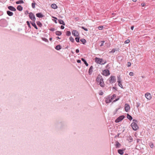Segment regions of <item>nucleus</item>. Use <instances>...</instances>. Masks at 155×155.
I'll return each instance as SVG.
<instances>
[{
  "mask_svg": "<svg viewBox=\"0 0 155 155\" xmlns=\"http://www.w3.org/2000/svg\"><path fill=\"white\" fill-rule=\"evenodd\" d=\"M96 81L98 83L101 87H104V79L102 77L100 74H99L96 79Z\"/></svg>",
  "mask_w": 155,
  "mask_h": 155,
  "instance_id": "1",
  "label": "nucleus"
},
{
  "mask_svg": "<svg viewBox=\"0 0 155 155\" xmlns=\"http://www.w3.org/2000/svg\"><path fill=\"white\" fill-rule=\"evenodd\" d=\"M103 61L102 58H100L96 57L95 58V62L101 65H103L106 63L107 61L106 60H104V63H102Z\"/></svg>",
  "mask_w": 155,
  "mask_h": 155,
  "instance_id": "2",
  "label": "nucleus"
},
{
  "mask_svg": "<svg viewBox=\"0 0 155 155\" xmlns=\"http://www.w3.org/2000/svg\"><path fill=\"white\" fill-rule=\"evenodd\" d=\"M29 15V17L33 21H35L36 18L34 15L31 12H30Z\"/></svg>",
  "mask_w": 155,
  "mask_h": 155,
  "instance_id": "3",
  "label": "nucleus"
},
{
  "mask_svg": "<svg viewBox=\"0 0 155 155\" xmlns=\"http://www.w3.org/2000/svg\"><path fill=\"white\" fill-rule=\"evenodd\" d=\"M131 126L133 130H137L139 128L138 126L137 125V123H131Z\"/></svg>",
  "mask_w": 155,
  "mask_h": 155,
  "instance_id": "4",
  "label": "nucleus"
},
{
  "mask_svg": "<svg viewBox=\"0 0 155 155\" xmlns=\"http://www.w3.org/2000/svg\"><path fill=\"white\" fill-rule=\"evenodd\" d=\"M109 81L110 83H115L116 81V79L115 77L113 76H111L109 78Z\"/></svg>",
  "mask_w": 155,
  "mask_h": 155,
  "instance_id": "5",
  "label": "nucleus"
},
{
  "mask_svg": "<svg viewBox=\"0 0 155 155\" xmlns=\"http://www.w3.org/2000/svg\"><path fill=\"white\" fill-rule=\"evenodd\" d=\"M105 98V102L106 103L108 104L110 103L112 100H111V98L110 97V95H108Z\"/></svg>",
  "mask_w": 155,
  "mask_h": 155,
  "instance_id": "6",
  "label": "nucleus"
},
{
  "mask_svg": "<svg viewBox=\"0 0 155 155\" xmlns=\"http://www.w3.org/2000/svg\"><path fill=\"white\" fill-rule=\"evenodd\" d=\"M125 117L124 115H121L118 117L115 120V122L116 123L119 122L122 120Z\"/></svg>",
  "mask_w": 155,
  "mask_h": 155,
  "instance_id": "7",
  "label": "nucleus"
},
{
  "mask_svg": "<svg viewBox=\"0 0 155 155\" xmlns=\"http://www.w3.org/2000/svg\"><path fill=\"white\" fill-rule=\"evenodd\" d=\"M102 74L105 76H107L110 74V71L108 70H104L103 71Z\"/></svg>",
  "mask_w": 155,
  "mask_h": 155,
  "instance_id": "8",
  "label": "nucleus"
},
{
  "mask_svg": "<svg viewBox=\"0 0 155 155\" xmlns=\"http://www.w3.org/2000/svg\"><path fill=\"white\" fill-rule=\"evenodd\" d=\"M72 34L75 37H78L79 35L78 32L76 30H73L72 32Z\"/></svg>",
  "mask_w": 155,
  "mask_h": 155,
  "instance_id": "9",
  "label": "nucleus"
},
{
  "mask_svg": "<svg viewBox=\"0 0 155 155\" xmlns=\"http://www.w3.org/2000/svg\"><path fill=\"white\" fill-rule=\"evenodd\" d=\"M145 96L147 99L149 100H150L152 98L151 94L148 93H147L145 94Z\"/></svg>",
  "mask_w": 155,
  "mask_h": 155,
  "instance_id": "10",
  "label": "nucleus"
},
{
  "mask_svg": "<svg viewBox=\"0 0 155 155\" xmlns=\"http://www.w3.org/2000/svg\"><path fill=\"white\" fill-rule=\"evenodd\" d=\"M125 110L126 112H128L130 109V105L129 104H126L125 105Z\"/></svg>",
  "mask_w": 155,
  "mask_h": 155,
  "instance_id": "11",
  "label": "nucleus"
},
{
  "mask_svg": "<svg viewBox=\"0 0 155 155\" xmlns=\"http://www.w3.org/2000/svg\"><path fill=\"white\" fill-rule=\"evenodd\" d=\"M36 16L39 18H42L44 16V15L41 13H38L36 14Z\"/></svg>",
  "mask_w": 155,
  "mask_h": 155,
  "instance_id": "12",
  "label": "nucleus"
},
{
  "mask_svg": "<svg viewBox=\"0 0 155 155\" xmlns=\"http://www.w3.org/2000/svg\"><path fill=\"white\" fill-rule=\"evenodd\" d=\"M8 8L10 10L12 11H16V9L14 7L11 6H9L8 7Z\"/></svg>",
  "mask_w": 155,
  "mask_h": 155,
  "instance_id": "13",
  "label": "nucleus"
},
{
  "mask_svg": "<svg viewBox=\"0 0 155 155\" xmlns=\"http://www.w3.org/2000/svg\"><path fill=\"white\" fill-rule=\"evenodd\" d=\"M125 150V149H119L117 150L118 153L120 155H123L124 154L123 151Z\"/></svg>",
  "mask_w": 155,
  "mask_h": 155,
  "instance_id": "14",
  "label": "nucleus"
},
{
  "mask_svg": "<svg viewBox=\"0 0 155 155\" xmlns=\"http://www.w3.org/2000/svg\"><path fill=\"white\" fill-rule=\"evenodd\" d=\"M30 23L36 29H38V28L35 23V21H30Z\"/></svg>",
  "mask_w": 155,
  "mask_h": 155,
  "instance_id": "15",
  "label": "nucleus"
},
{
  "mask_svg": "<svg viewBox=\"0 0 155 155\" xmlns=\"http://www.w3.org/2000/svg\"><path fill=\"white\" fill-rule=\"evenodd\" d=\"M93 67L92 66H91L90 67L88 71V73L89 75H91L92 74V72H93Z\"/></svg>",
  "mask_w": 155,
  "mask_h": 155,
  "instance_id": "16",
  "label": "nucleus"
},
{
  "mask_svg": "<svg viewBox=\"0 0 155 155\" xmlns=\"http://www.w3.org/2000/svg\"><path fill=\"white\" fill-rule=\"evenodd\" d=\"M116 144H115V146L117 148H119L121 144H120V143L118 141H116Z\"/></svg>",
  "mask_w": 155,
  "mask_h": 155,
  "instance_id": "17",
  "label": "nucleus"
},
{
  "mask_svg": "<svg viewBox=\"0 0 155 155\" xmlns=\"http://www.w3.org/2000/svg\"><path fill=\"white\" fill-rule=\"evenodd\" d=\"M58 21L59 23L60 24L63 25H65V24L63 20H62L61 19H59L58 20Z\"/></svg>",
  "mask_w": 155,
  "mask_h": 155,
  "instance_id": "18",
  "label": "nucleus"
},
{
  "mask_svg": "<svg viewBox=\"0 0 155 155\" xmlns=\"http://www.w3.org/2000/svg\"><path fill=\"white\" fill-rule=\"evenodd\" d=\"M17 8L19 11H21L23 10V7L20 5H18Z\"/></svg>",
  "mask_w": 155,
  "mask_h": 155,
  "instance_id": "19",
  "label": "nucleus"
},
{
  "mask_svg": "<svg viewBox=\"0 0 155 155\" xmlns=\"http://www.w3.org/2000/svg\"><path fill=\"white\" fill-rule=\"evenodd\" d=\"M7 14L9 16H12L13 15V13L12 12L9 11H7Z\"/></svg>",
  "mask_w": 155,
  "mask_h": 155,
  "instance_id": "20",
  "label": "nucleus"
},
{
  "mask_svg": "<svg viewBox=\"0 0 155 155\" xmlns=\"http://www.w3.org/2000/svg\"><path fill=\"white\" fill-rule=\"evenodd\" d=\"M81 60L84 63L86 66H88V64L87 63L86 61L84 58H81Z\"/></svg>",
  "mask_w": 155,
  "mask_h": 155,
  "instance_id": "21",
  "label": "nucleus"
},
{
  "mask_svg": "<svg viewBox=\"0 0 155 155\" xmlns=\"http://www.w3.org/2000/svg\"><path fill=\"white\" fill-rule=\"evenodd\" d=\"M37 25L40 27H41L42 26V23L39 21H38L36 22Z\"/></svg>",
  "mask_w": 155,
  "mask_h": 155,
  "instance_id": "22",
  "label": "nucleus"
},
{
  "mask_svg": "<svg viewBox=\"0 0 155 155\" xmlns=\"http://www.w3.org/2000/svg\"><path fill=\"white\" fill-rule=\"evenodd\" d=\"M2 22H4L5 23H6V21L5 20H1L0 21V25L2 26H4L2 25Z\"/></svg>",
  "mask_w": 155,
  "mask_h": 155,
  "instance_id": "23",
  "label": "nucleus"
},
{
  "mask_svg": "<svg viewBox=\"0 0 155 155\" xmlns=\"http://www.w3.org/2000/svg\"><path fill=\"white\" fill-rule=\"evenodd\" d=\"M51 7L54 9H56L58 7L55 4H53L51 5Z\"/></svg>",
  "mask_w": 155,
  "mask_h": 155,
  "instance_id": "24",
  "label": "nucleus"
},
{
  "mask_svg": "<svg viewBox=\"0 0 155 155\" xmlns=\"http://www.w3.org/2000/svg\"><path fill=\"white\" fill-rule=\"evenodd\" d=\"M80 41L84 45H85L86 42V40L84 38H82L80 39Z\"/></svg>",
  "mask_w": 155,
  "mask_h": 155,
  "instance_id": "25",
  "label": "nucleus"
},
{
  "mask_svg": "<svg viewBox=\"0 0 155 155\" xmlns=\"http://www.w3.org/2000/svg\"><path fill=\"white\" fill-rule=\"evenodd\" d=\"M127 118L130 120H131L133 119L132 117L128 114H127Z\"/></svg>",
  "mask_w": 155,
  "mask_h": 155,
  "instance_id": "26",
  "label": "nucleus"
},
{
  "mask_svg": "<svg viewBox=\"0 0 155 155\" xmlns=\"http://www.w3.org/2000/svg\"><path fill=\"white\" fill-rule=\"evenodd\" d=\"M55 49L57 50H59L61 49V46L60 45H58L55 47Z\"/></svg>",
  "mask_w": 155,
  "mask_h": 155,
  "instance_id": "27",
  "label": "nucleus"
},
{
  "mask_svg": "<svg viewBox=\"0 0 155 155\" xmlns=\"http://www.w3.org/2000/svg\"><path fill=\"white\" fill-rule=\"evenodd\" d=\"M55 34L57 35L60 36L62 34V33L60 31H57L55 32Z\"/></svg>",
  "mask_w": 155,
  "mask_h": 155,
  "instance_id": "28",
  "label": "nucleus"
},
{
  "mask_svg": "<svg viewBox=\"0 0 155 155\" xmlns=\"http://www.w3.org/2000/svg\"><path fill=\"white\" fill-rule=\"evenodd\" d=\"M16 4H21L22 3H24V2L22 0H20L19 1H18L16 2Z\"/></svg>",
  "mask_w": 155,
  "mask_h": 155,
  "instance_id": "29",
  "label": "nucleus"
},
{
  "mask_svg": "<svg viewBox=\"0 0 155 155\" xmlns=\"http://www.w3.org/2000/svg\"><path fill=\"white\" fill-rule=\"evenodd\" d=\"M117 82H121V79L120 75H118L117 76Z\"/></svg>",
  "mask_w": 155,
  "mask_h": 155,
  "instance_id": "30",
  "label": "nucleus"
},
{
  "mask_svg": "<svg viewBox=\"0 0 155 155\" xmlns=\"http://www.w3.org/2000/svg\"><path fill=\"white\" fill-rule=\"evenodd\" d=\"M66 34L67 36H69L71 35V32L69 31H67L66 33Z\"/></svg>",
  "mask_w": 155,
  "mask_h": 155,
  "instance_id": "31",
  "label": "nucleus"
},
{
  "mask_svg": "<svg viewBox=\"0 0 155 155\" xmlns=\"http://www.w3.org/2000/svg\"><path fill=\"white\" fill-rule=\"evenodd\" d=\"M117 96L116 94H114L112 95L111 97H110L111 98V100H112L114 99V97H116Z\"/></svg>",
  "mask_w": 155,
  "mask_h": 155,
  "instance_id": "32",
  "label": "nucleus"
},
{
  "mask_svg": "<svg viewBox=\"0 0 155 155\" xmlns=\"http://www.w3.org/2000/svg\"><path fill=\"white\" fill-rule=\"evenodd\" d=\"M69 39L72 42H74V39L71 36L70 37Z\"/></svg>",
  "mask_w": 155,
  "mask_h": 155,
  "instance_id": "33",
  "label": "nucleus"
},
{
  "mask_svg": "<svg viewBox=\"0 0 155 155\" xmlns=\"http://www.w3.org/2000/svg\"><path fill=\"white\" fill-rule=\"evenodd\" d=\"M75 40L77 42H79L80 37H77L75 38Z\"/></svg>",
  "mask_w": 155,
  "mask_h": 155,
  "instance_id": "34",
  "label": "nucleus"
},
{
  "mask_svg": "<svg viewBox=\"0 0 155 155\" xmlns=\"http://www.w3.org/2000/svg\"><path fill=\"white\" fill-rule=\"evenodd\" d=\"M26 23L28 25V27L30 28H31V26L30 25V23L28 21H26Z\"/></svg>",
  "mask_w": 155,
  "mask_h": 155,
  "instance_id": "35",
  "label": "nucleus"
},
{
  "mask_svg": "<svg viewBox=\"0 0 155 155\" xmlns=\"http://www.w3.org/2000/svg\"><path fill=\"white\" fill-rule=\"evenodd\" d=\"M36 4L35 3H32L31 4L32 7L33 8H35V5Z\"/></svg>",
  "mask_w": 155,
  "mask_h": 155,
  "instance_id": "36",
  "label": "nucleus"
},
{
  "mask_svg": "<svg viewBox=\"0 0 155 155\" xmlns=\"http://www.w3.org/2000/svg\"><path fill=\"white\" fill-rule=\"evenodd\" d=\"M81 28L83 29H84V30H85L86 31H88V29L87 28H85L84 26H81Z\"/></svg>",
  "mask_w": 155,
  "mask_h": 155,
  "instance_id": "37",
  "label": "nucleus"
},
{
  "mask_svg": "<svg viewBox=\"0 0 155 155\" xmlns=\"http://www.w3.org/2000/svg\"><path fill=\"white\" fill-rule=\"evenodd\" d=\"M118 85L121 88H122V85L121 83V82H118Z\"/></svg>",
  "mask_w": 155,
  "mask_h": 155,
  "instance_id": "38",
  "label": "nucleus"
},
{
  "mask_svg": "<svg viewBox=\"0 0 155 155\" xmlns=\"http://www.w3.org/2000/svg\"><path fill=\"white\" fill-rule=\"evenodd\" d=\"M120 98V97H118L117 98V99H116L115 100H114V101H113V102H112V103L115 102H116V101H118V100H119Z\"/></svg>",
  "mask_w": 155,
  "mask_h": 155,
  "instance_id": "39",
  "label": "nucleus"
},
{
  "mask_svg": "<svg viewBox=\"0 0 155 155\" xmlns=\"http://www.w3.org/2000/svg\"><path fill=\"white\" fill-rule=\"evenodd\" d=\"M103 28V26H100L98 27V29L100 30H101Z\"/></svg>",
  "mask_w": 155,
  "mask_h": 155,
  "instance_id": "40",
  "label": "nucleus"
},
{
  "mask_svg": "<svg viewBox=\"0 0 155 155\" xmlns=\"http://www.w3.org/2000/svg\"><path fill=\"white\" fill-rule=\"evenodd\" d=\"M140 105V103L139 102H137L136 106L137 107H138Z\"/></svg>",
  "mask_w": 155,
  "mask_h": 155,
  "instance_id": "41",
  "label": "nucleus"
},
{
  "mask_svg": "<svg viewBox=\"0 0 155 155\" xmlns=\"http://www.w3.org/2000/svg\"><path fill=\"white\" fill-rule=\"evenodd\" d=\"M116 49H113L110 52V53H114L115 52Z\"/></svg>",
  "mask_w": 155,
  "mask_h": 155,
  "instance_id": "42",
  "label": "nucleus"
},
{
  "mask_svg": "<svg viewBox=\"0 0 155 155\" xmlns=\"http://www.w3.org/2000/svg\"><path fill=\"white\" fill-rule=\"evenodd\" d=\"M130 40H129L128 39V40H126L124 41V43L125 44H128L130 42Z\"/></svg>",
  "mask_w": 155,
  "mask_h": 155,
  "instance_id": "43",
  "label": "nucleus"
},
{
  "mask_svg": "<svg viewBox=\"0 0 155 155\" xmlns=\"http://www.w3.org/2000/svg\"><path fill=\"white\" fill-rule=\"evenodd\" d=\"M42 40L45 41V42H48V40L45 38H42Z\"/></svg>",
  "mask_w": 155,
  "mask_h": 155,
  "instance_id": "44",
  "label": "nucleus"
},
{
  "mask_svg": "<svg viewBox=\"0 0 155 155\" xmlns=\"http://www.w3.org/2000/svg\"><path fill=\"white\" fill-rule=\"evenodd\" d=\"M127 63V66L128 67H129L131 65V64L130 62H128Z\"/></svg>",
  "mask_w": 155,
  "mask_h": 155,
  "instance_id": "45",
  "label": "nucleus"
},
{
  "mask_svg": "<svg viewBox=\"0 0 155 155\" xmlns=\"http://www.w3.org/2000/svg\"><path fill=\"white\" fill-rule=\"evenodd\" d=\"M101 43L100 45V46L101 47H102L104 45V41H101Z\"/></svg>",
  "mask_w": 155,
  "mask_h": 155,
  "instance_id": "46",
  "label": "nucleus"
},
{
  "mask_svg": "<svg viewBox=\"0 0 155 155\" xmlns=\"http://www.w3.org/2000/svg\"><path fill=\"white\" fill-rule=\"evenodd\" d=\"M49 29L50 31H54L55 30V29L54 28H51Z\"/></svg>",
  "mask_w": 155,
  "mask_h": 155,
  "instance_id": "47",
  "label": "nucleus"
},
{
  "mask_svg": "<svg viewBox=\"0 0 155 155\" xmlns=\"http://www.w3.org/2000/svg\"><path fill=\"white\" fill-rule=\"evenodd\" d=\"M133 123H137V120L135 119H133Z\"/></svg>",
  "mask_w": 155,
  "mask_h": 155,
  "instance_id": "48",
  "label": "nucleus"
},
{
  "mask_svg": "<svg viewBox=\"0 0 155 155\" xmlns=\"http://www.w3.org/2000/svg\"><path fill=\"white\" fill-rule=\"evenodd\" d=\"M150 147L151 148H153V143H150Z\"/></svg>",
  "mask_w": 155,
  "mask_h": 155,
  "instance_id": "49",
  "label": "nucleus"
},
{
  "mask_svg": "<svg viewBox=\"0 0 155 155\" xmlns=\"http://www.w3.org/2000/svg\"><path fill=\"white\" fill-rule=\"evenodd\" d=\"M129 75L130 76H133L134 75V73L132 72H130L129 73Z\"/></svg>",
  "mask_w": 155,
  "mask_h": 155,
  "instance_id": "50",
  "label": "nucleus"
},
{
  "mask_svg": "<svg viewBox=\"0 0 155 155\" xmlns=\"http://www.w3.org/2000/svg\"><path fill=\"white\" fill-rule=\"evenodd\" d=\"M141 5L142 7H144V6L145 5V4L144 3H142L141 4Z\"/></svg>",
  "mask_w": 155,
  "mask_h": 155,
  "instance_id": "51",
  "label": "nucleus"
},
{
  "mask_svg": "<svg viewBox=\"0 0 155 155\" xmlns=\"http://www.w3.org/2000/svg\"><path fill=\"white\" fill-rule=\"evenodd\" d=\"M61 28L62 29H63L64 28V27L63 25H61Z\"/></svg>",
  "mask_w": 155,
  "mask_h": 155,
  "instance_id": "52",
  "label": "nucleus"
},
{
  "mask_svg": "<svg viewBox=\"0 0 155 155\" xmlns=\"http://www.w3.org/2000/svg\"><path fill=\"white\" fill-rule=\"evenodd\" d=\"M75 51H76V53H78L79 52V49H76Z\"/></svg>",
  "mask_w": 155,
  "mask_h": 155,
  "instance_id": "53",
  "label": "nucleus"
},
{
  "mask_svg": "<svg viewBox=\"0 0 155 155\" xmlns=\"http://www.w3.org/2000/svg\"><path fill=\"white\" fill-rule=\"evenodd\" d=\"M103 92L102 91H101L100 93H99V94L101 95H102L103 94Z\"/></svg>",
  "mask_w": 155,
  "mask_h": 155,
  "instance_id": "54",
  "label": "nucleus"
},
{
  "mask_svg": "<svg viewBox=\"0 0 155 155\" xmlns=\"http://www.w3.org/2000/svg\"><path fill=\"white\" fill-rule=\"evenodd\" d=\"M77 62L78 63H81V61L80 60H77Z\"/></svg>",
  "mask_w": 155,
  "mask_h": 155,
  "instance_id": "55",
  "label": "nucleus"
},
{
  "mask_svg": "<svg viewBox=\"0 0 155 155\" xmlns=\"http://www.w3.org/2000/svg\"><path fill=\"white\" fill-rule=\"evenodd\" d=\"M134 28V26H132L130 28L132 30H133Z\"/></svg>",
  "mask_w": 155,
  "mask_h": 155,
  "instance_id": "56",
  "label": "nucleus"
},
{
  "mask_svg": "<svg viewBox=\"0 0 155 155\" xmlns=\"http://www.w3.org/2000/svg\"><path fill=\"white\" fill-rule=\"evenodd\" d=\"M54 22L55 23H57V20H54Z\"/></svg>",
  "mask_w": 155,
  "mask_h": 155,
  "instance_id": "57",
  "label": "nucleus"
},
{
  "mask_svg": "<svg viewBox=\"0 0 155 155\" xmlns=\"http://www.w3.org/2000/svg\"><path fill=\"white\" fill-rule=\"evenodd\" d=\"M113 89H116V90H117V89H116V87H113Z\"/></svg>",
  "mask_w": 155,
  "mask_h": 155,
  "instance_id": "58",
  "label": "nucleus"
},
{
  "mask_svg": "<svg viewBox=\"0 0 155 155\" xmlns=\"http://www.w3.org/2000/svg\"><path fill=\"white\" fill-rule=\"evenodd\" d=\"M132 1H133L134 2H136L137 0H132Z\"/></svg>",
  "mask_w": 155,
  "mask_h": 155,
  "instance_id": "59",
  "label": "nucleus"
},
{
  "mask_svg": "<svg viewBox=\"0 0 155 155\" xmlns=\"http://www.w3.org/2000/svg\"><path fill=\"white\" fill-rule=\"evenodd\" d=\"M52 38H49V40L50 41H51L52 40Z\"/></svg>",
  "mask_w": 155,
  "mask_h": 155,
  "instance_id": "60",
  "label": "nucleus"
},
{
  "mask_svg": "<svg viewBox=\"0 0 155 155\" xmlns=\"http://www.w3.org/2000/svg\"><path fill=\"white\" fill-rule=\"evenodd\" d=\"M57 38L58 39H60V38L59 37H57Z\"/></svg>",
  "mask_w": 155,
  "mask_h": 155,
  "instance_id": "61",
  "label": "nucleus"
},
{
  "mask_svg": "<svg viewBox=\"0 0 155 155\" xmlns=\"http://www.w3.org/2000/svg\"><path fill=\"white\" fill-rule=\"evenodd\" d=\"M53 18L56 20H57V18L56 17H54Z\"/></svg>",
  "mask_w": 155,
  "mask_h": 155,
  "instance_id": "62",
  "label": "nucleus"
},
{
  "mask_svg": "<svg viewBox=\"0 0 155 155\" xmlns=\"http://www.w3.org/2000/svg\"><path fill=\"white\" fill-rule=\"evenodd\" d=\"M124 155H128V154L127 153H126Z\"/></svg>",
  "mask_w": 155,
  "mask_h": 155,
  "instance_id": "63",
  "label": "nucleus"
},
{
  "mask_svg": "<svg viewBox=\"0 0 155 155\" xmlns=\"http://www.w3.org/2000/svg\"><path fill=\"white\" fill-rule=\"evenodd\" d=\"M104 61H102V63H104Z\"/></svg>",
  "mask_w": 155,
  "mask_h": 155,
  "instance_id": "64",
  "label": "nucleus"
}]
</instances>
